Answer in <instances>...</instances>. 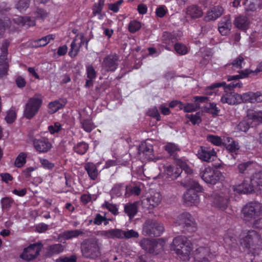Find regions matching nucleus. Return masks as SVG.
<instances>
[{
    "label": "nucleus",
    "instance_id": "45",
    "mask_svg": "<svg viewBox=\"0 0 262 262\" xmlns=\"http://www.w3.org/2000/svg\"><path fill=\"white\" fill-rule=\"evenodd\" d=\"M239 97L241 100L239 101V104L242 102H250L253 103V97H254V93L248 92L243 93L242 95L239 94Z\"/></svg>",
    "mask_w": 262,
    "mask_h": 262
},
{
    "label": "nucleus",
    "instance_id": "1",
    "mask_svg": "<svg viewBox=\"0 0 262 262\" xmlns=\"http://www.w3.org/2000/svg\"><path fill=\"white\" fill-rule=\"evenodd\" d=\"M211 241L207 247L200 246L192 253L194 262H211L217 255L219 247L221 245L225 248L232 249L235 247L236 240L229 233L225 234L224 237L213 234L211 236Z\"/></svg>",
    "mask_w": 262,
    "mask_h": 262
},
{
    "label": "nucleus",
    "instance_id": "22",
    "mask_svg": "<svg viewBox=\"0 0 262 262\" xmlns=\"http://www.w3.org/2000/svg\"><path fill=\"white\" fill-rule=\"evenodd\" d=\"M164 170L166 178L172 180L177 179L182 173L183 169L181 167H178L171 165L164 166Z\"/></svg>",
    "mask_w": 262,
    "mask_h": 262
},
{
    "label": "nucleus",
    "instance_id": "60",
    "mask_svg": "<svg viewBox=\"0 0 262 262\" xmlns=\"http://www.w3.org/2000/svg\"><path fill=\"white\" fill-rule=\"evenodd\" d=\"M103 207L107 209L110 212L114 215H116L118 213V209L116 205L115 204L105 201L103 204Z\"/></svg>",
    "mask_w": 262,
    "mask_h": 262
},
{
    "label": "nucleus",
    "instance_id": "33",
    "mask_svg": "<svg viewBox=\"0 0 262 262\" xmlns=\"http://www.w3.org/2000/svg\"><path fill=\"white\" fill-rule=\"evenodd\" d=\"M83 232L80 230H72L64 231L60 234V237L63 239L69 240L73 238H76L79 235H82Z\"/></svg>",
    "mask_w": 262,
    "mask_h": 262
},
{
    "label": "nucleus",
    "instance_id": "46",
    "mask_svg": "<svg viewBox=\"0 0 262 262\" xmlns=\"http://www.w3.org/2000/svg\"><path fill=\"white\" fill-rule=\"evenodd\" d=\"M55 36L53 34H50L39 39L36 41V46L43 47L49 43L51 40L54 39Z\"/></svg>",
    "mask_w": 262,
    "mask_h": 262
},
{
    "label": "nucleus",
    "instance_id": "9",
    "mask_svg": "<svg viewBox=\"0 0 262 262\" xmlns=\"http://www.w3.org/2000/svg\"><path fill=\"white\" fill-rule=\"evenodd\" d=\"M165 245V241L163 238L151 239L143 238L140 242V246L143 249L149 253L158 254L163 251Z\"/></svg>",
    "mask_w": 262,
    "mask_h": 262
},
{
    "label": "nucleus",
    "instance_id": "41",
    "mask_svg": "<svg viewBox=\"0 0 262 262\" xmlns=\"http://www.w3.org/2000/svg\"><path fill=\"white\" fill-rule=\"evenodd\" d=\"M119 230L120 231V237H118V238L121 239L125 238L128 239L133 237L137 238L139 236L138 232L133 229L129 230L126 231H123L121 229H119Z\"/></svg>",
    "mask_w": 262,
    "mask_h": 262
},
{
    "label": "nucleus",
    "instance_id": "16",
    "mask_svg": "<svg viewBox=\"0 0 262 262\" xmlns=\"http://www.w3.org/2000/svg\"><path fill=\"white\" fill-rule=\"evenodd\" d=\"M253 178V174L250 178V180H244L241 184L233 186L234 191L239 193L246 194L252 192L253 188L258 187V185L252 184V180Z\"/></svg>",
    "mask_w": 262,
    "mask_h": 262
},
{
    "label": "nucleus",
    "instance_id": "59",
    "mask_svg": "<svg viewBox=\"0 0 262 262\" xmlns=\"http://www.w3.org/2000/svg\"><path fill=\"white\" fill-rule=\"evenodd\" d=\"M185 117L189 119L193 125L200 123L202 121L201 118L199 113H196L194 115L186 114L185 115Z\"/></svg>",
    "mask_w": 262,
    "mask_h": 262
},
{
    "label": "nucleus",
    "instance_id": "7",
    "mask_svg": "<svg viewBox=\"0 0 262 262\" xmlns=\"http://www.w3.org/2000/svg\"><path fill=\"white\" fill-rule=\"evenodd\" d=\"M42 102V97L39 94H35L33 97L29 98L25 106L24 117L29 120L33 118L38 114Z\"/></svg>",
    "mask_w": 262,
    "mask_h": 262
},
{
    "label": "nucleus",
    "instance_id": "19",
    "mask_svg": "<svg viewBox=\"0 0 262 262\" xmlns=\"http://www.w3.org/2000/svg\"><path fill=\"white\" fill-rule=\"evenodd\" d=\"M232 28L230 15H227L222 18L218 24V30L223 36L229 34Z\"/></svg>",
    "mask_w": 262,
    "mask_h": 262
},
{
    "label": "nucleus",
    "instance_id": "5",
    "mask_svg": "<svg viewBox=\"0 0 262 262\" xmlns=\"http://www.w3.org/2000/svg\"><path fill=\"white\" fill-rule=\"evenodd\" d=\"M247 77H252L249 72V69L241 71L238 75L229 76L228 81H232L230 83L227 84L225 82L214 83L209 86L207 90H213L215 88L222 86L225 91L227 92V91H232L236 88H241L243 86V83L239 79Z\"/></svg>",
    "mask_w": 262,
    "mask_h": 262
},
{
    "label": "nucleus",
    "instance_id": "29",
    "mask_svg": "<svg viewBox=\"0 0 262 262\" xmlns=\"http://www.w3.org/2000/svg\"><path fill=\"white\" fill-rule=\"evenodd\" d=\"M234 26L241 30L246 31L249 28L250 21L246 16H239L235 18Z\"/></svg>",
    "mask_w": 262,
    "mask_h": 262
},
{
    "label": "nucleus",
    "instance_id": "26",
    "mask_svg": "<svg viewBox=\"0 0 262 262\" xmlns=\"http://www.w3.org/2000/svg\"><path fill=\"white\" fill-rule=\"evenodd\" d=\"M163 148L173 160H179L178 152L181 151V148L178 144L173 142H167Z\"/></svg>",
    "mask_w": 262,
    "mask_h": 262
},
{
    "label": "nucleus",
    "instance_id": "30",
    "mask_svg": "<svg viewBox=\"0 0 262 262\" xmlns=\"http://www.w3.org/2000/svg\"><path fill=\"white\" fill-rule=\"evenodd\" d=\"M15 23L18 25L27 27H33L35 25V20L29 16H18L13 19Z\"/></svg>",
    "mask_w": 262,
    "mask_h": 262
},
{
    "label": "nucleus",
    "instance_id": "47",
    "mask_svg": "<svg viewBox=\"0 0 262 262\" xmlns=\"http://www.w3.org/2000/svg\"><path fill=\"white\" fill-rule=\"evenodd\" d=\"M9 68L8 60H3L2 57H0V77L7 75Z\"/></svg>",
    "mask_w": 262,
    "mask_h": 262
},
{
    "label": "nucleus",
    "instance_id": "31",
    "mask_svg": "<svg viewBox=\"0 0 262 262\" xmlns=\"http://www.w3.org/2000/svg\"><path fill=\"white\" fill-rule=\"evenodd\" d=\"M64 250L63 246L61 244H55L49 246L47 248L46 255L47 257H50L54 255L58 254Z\"/></svg>",
    "mask_w": 262,
    "mask_h": 262
},
{
    "label": "nucleus",
    "instance_id": "2",
    "mask_svg": "<svg viewBox=\"0 0 262 262\" xmlns=\"http://www.w3.org/2000/svg\"><path fill=\"white\" fill-rule=\"evenodd\" d=\"M241 245L247 251L246 256H250L251 262L258 260L259 252L262 251V239L260 235L254 230H249L246 235L240 241Z\"/></svg>",
    "mask_w": 262,
    "mask_h": 262
},
{
    "label": "nucleus",
    "instance_id": "42",
    "mask_svg": "<svg viewBox=\"0 0 262 262\" xmlns=\"http://www.w3.org/2000/svg\"><path fill=\"white\" fill-rule=\"evenodd\" d=\"M27 155L26 152H20L16 157L14 164L17 168L22 167L26 163Z\"/></svg>",
    "mask_w": 262,
    "mask_h": 262
},
{
    "label": "nucleus",
    "instance_id": "17",
    "mask_svg": "<svg viewBox=\"0 0 262 262\" xmlns=\"http://www.w3.org/2000/svg\"><path fill=\"white\" fill-rule=\"evenodd\" d=\"M197 156L203 161L210 162L212 157L216 156V152L211 147L202 146L198 150Z\"/></svg>",
    "mask_w": 262,
    "mask_h": 262
},
{
    "label": "nucleus",
    "instance_id": "4",
    "mask_svg": "<svg viewBox=\"0 0 262 262\" xmlns=\"http://www.w3.org/2000/svg\"><path fill=\"white\" fill-rule=\"evenodd\" d=\"M185 182L190 188L183 195L184 202L187 206L196 205L200 202L199 193L202 192L203 188L198 182L193 180L189 177L186 178Z\"/></svg>",
    "mask_w": 262,
    "mask_h": 262
},
{
    "label": "nucleus",
    "instance_id": "12",
    "mask_svg": "<svg viewBox=\"0 0 262 262\" xmlns=\"http://www.w3.org/2000/svg\"><path fill=\"white\" fill-rule=\"evenodd\" d=\"M81 252L83 256L92 259L97 258L101 254L98 242L95 239H91L83 244Z\"/></svg>",
    "mask_w": 262,
    "mask_h": 262
},
{
    "label": "nucleus",
    "instance_id": "6",
    "mask_svg": "<svg viewBox=\"0 0 262 262\" xmlns=\"http://www.w3.org/2000/svg\"><path fill=\"white\" fill-rule=\"evenodd\" d=\"M42 102V97L39 94H35L33 97L29 98L25 106L24 117L29 120L33 118L38 114Z\"/></svg>",
    "mask_w": 262,
    "mask_h": 262
},
{
    "label": "nucleus",
    "instance_id": "51",
    "mask_svg": "<svg viewBox=\"0 0 262 262\" xmlns=\"http://www.w3.org/2000/svg\"><path fill=\"white\" fill-rule=\"evenodd\" d=\"M141 27V23L136 20L130 21L128 25V30L132 33L139 31Z\"/></svg>",
    "mask_w": 262,
    "mask_h": 262
},
{
    "label": "nucleus",
    "instance_id": "39",
    "mask_svg": "<svg viewBox=\"0 0 262 262\" xmlns=\"http://www.w3.org/2000/svg\"><path fill=\"white\" fill-rule=\"evenodd\" d=\"M81 128L87 133H91L94 129L95 128L96 126L93 122L92 120L89 119H84L80 121Z\"/></svg>",
    "mask_w": 262,
    "mask_h": 262
},
{
    "label": "nucleus",
    "instance_id": "25",
    "mask_svg": "<svg viewBox=\"0 0 262 262\" xmlns=\"http://www.w3.org/2000/svg\"><path fill=\"white\" fill-rule=\"evenodd\" d=\"M186 16L194 19L201 17L203 15L202 8L196 5H191L186 9Z\"/></svg>",
    "mask_w": 262,
    "mask_h": 262
},
{
    "label": "nucleus",
    "instance_id": "58",
    "mask_svg": "<svg viewBox=\"0 0 262 262\" xmlns=\"http://www.w3.org/2000/svg\"><path fill=\"white\" fill-rule=\"evenodd\" d=\"M29 0H19L16 4V8L20 11H25L29 6Z\"/></svg>",
    "mask_w": 262,
    "mask_h": 262
},
{
    "label": "nucleus",
    "instance_id": "55",
    "mask_svg": "<svg viewBox=\"0 0 262 262\" xmlns=\"http://www.w3.org/2000/svg\"><path fill=\"white\" fill-rule=\"evenodd\" d=\"M208 142L216 146H221L222 144V140L220 137L213 135H209L207 137Z\"/></svg>",
    "mask_w": 262,
    "mask_h": 262
},
{
    "label": "nucleus",
    "instance_id": "28",
    "mask_svg": "<svg viewBox=\"0 0 262 262\" xmlns=\"http://www.w3.org/2000/svg\"><path fill=\"white\" fill-rule=\"evenodd\" d=\"M66 104L64 100H56L51 102L48 105V112L50 114H53L59 110L63 108Z\"/></svg>",
    "mask_w": 262,
    "mask_h": 262
},
{
    "label": "nucleus",
    "instance_id": "21",
    "mask_svg": "<svg viewBox=\"0 0 262 262\" xmlns=\"http://www.w3.org/2000/svg\"><path fill=\"white\" fill-rule=\"evenodd\" d=\"M99 165V163L95 164L91 162H87L84 164V168L86 171L90 180L95 181L98 179L100 173V171L98 169Z\"/></svg>",
    "mask_w": 262,
    "mask_h": 262
},
{
    "label": "nucleus",
    "instance_id": "63",
    "mask_svg": "<svg viewBox=\"0 0 262 262\" xmlns=\"http://www.w3.org/2000/svg\"><path fill=\"white\" fill-rule=\"evenodd\" d=\"M168 12V10L164 5L160 6L156 9V14L157 16L162 18Z\"/></svg>",
    "mask_w": 262,
    "mask_h": 262
},
{
    "label": "nucleus",
    "instance_id": "40",
    "mask_svg": "<svg viewBox=\"0 0 262 262\" xmlns=\"http://www.w3.org/2000/svg\"><path fill=\"white\" fill-rule=\"evenodd\" d=\"M48 129L51 135H55V134L61 135L62 132H64L61 124L59 122H55L53 125H49Z\"/></svg>",
    "mask_w": 262,
    "mask_h": 262
},
{
    "label": "nucleus",
    "instance_id": "32",
    "mask_svg": "<svg viewBox=\"0 0 262 262\" xmlns=\"http://www.w3.org/2000/svg\"><path fill=\"white\" fill-rule=\"evenodd\" d=\"M126 185L124 183L117 184L111 190L112 194L117 197L124 195L126 198Z\"/></svg>",
    "mask_w": 262,
    "mask_h": 262
},
{
    "label": "nucleus",
    "instance_id": "24",
    "mask_svg": "<svg viewBox=\"0 0 262 262\" xmlns=\"http://www.w3.org/2000/svg\"><path fill=\"white\" fill-rule=\"evenodd\" d=\"M241 99L239 94L235 92L226 93L221 98V102L223 103H227L229 105H236L239 104Z\"/></svg>",
    "mask_w": 262,
    "mask_h": 262
},
{
    "label": "nucleus",
    "instance_id": "43",
    "mask_svg": "<svg viewBox=\"0 0 262 262\" xmlns=\"http://www.w3.org/2000/svg\"><path fill=\"white\" fill-rule=\"evenodd\" d=\"M162 41L167 45H172L176 40L174 35L170 33L165 32L162 36Z\"/></svg>",
    "mask_w": 262,
    "mask_h": 262
},
{
    "label": "nucleus",
    "instance_id": "52",
    "mask_svg": "<svg viewBox=\"0 0 262 262\" xmlns=\"http://www.w3.org/2000/svg\"><path fill=\"white\" fill-rule=\"evenodd\" d=\"M231 143L226 145V148L231 153H235L239 149L238 143L231 139Z\"/></svg>",
    "mask_w": 262,
    "mask_h": 262
},
{
    "label": "nucleus",
    "instance_id": "20",
    "mask_svg": "<svg viewBox=\"0 0 262 262\" xmlns=\"http://www.w3.org/2000/svg\"><path fill=\"white\" fill-rule=\"evenodd\" d=\"M138 153L145 160L150 161L154 158L153 146L150 144L142 143L139 146Z\"/></svg>",
    "mask_w": 262,
    "mask_h": 262
},
{
    "label": "nucleus",
    "instance_id": "62",
    "mask_svg": "<svg viewBox=\"0 0 262 262\" xmlns=\"http://www.w3.org/2000/svg\"><path fill=\"white\" fill-rule=\"evenodd\" d=\"M79 51V48H78L76 41L73 40L71 43V49L69 52V55L73 58L75 57Z\"/></svg>",
    "mask_w": 262,
    "mask_h": 262
},
{
    "label": "nucleus",
    "instance_id": "34",
    "mask_svg": "<svg viewBox=\"0 0 262 262\" xmlns=\"http://www.w3.org/2000/svg\"><path fill=\"white\" fill-rule=\"evenodd\" d=\"M99 235L107 238H118L120 237L119 229L102 230L99 232Z\"/></svg>",
    "mask_w": 262,
    "mask_h": 262
},
{
    "label": "nucleus",
    "instance_id": "27",
    "mask_svg": "<svg viewBox=\"0 0 262 262\" xmlns=\"http://www.w3.org/2000/svg\"><path fill=\"white\" fill-rule=\"evenodd\" d=\"M229 201V199L227 197L215 194L212 201V206L222 210H224L227 208Z\"/></svg>",
    "mask_w": 262,
    "mask_h": 262
},
{
    "label": "nucleus",
    "instance_id": "61",
    "mask_svg": "<svg viewBox=\"0 0 262 262\" xmlns=\"http://www.w3.org/2000/svg\"><path fill=\"white\" fill-rule=\"evenodd\" d=\"M250 127L249 122L246 120H243L238 124L236 128L238 131L246 133L249 130Z\"/></svg>",
    "mask_w": 262,
    "mask_h": 262
},
{
    "label": "nucleus",
    "instance_id": "44",
    "mask_svg": "<svg viewBox=\"0 0 262 262\" xmlns=\"http://www.w3.org/2000/svg\"><path fill=\"white\" fill-rule=\"evenodd\" d=\"M2 208L3 210H9L14 202L11 197H4L1 199Z\"/></svg>",
    "mask_w": 262,
    "mask_h": 262
},
{
    "label": "nucleus",
    "instance_id": "57",
    "mask_svg": "<svg viewBox=\"0 0 262 262\" xmlns=\"http://www.w3.org/2000/svg\"><path fill=\"white\" fill-rule=\"evenodd\" d=\"M39 162L42 167L48 170H52L54 167L55 164L50 162L48 159L40 158Z\"/></svg>",
    "mask_w": 262,
    "mask_h": 262
},
{
    "label": "nucleus",
    "instance_id": "56",
    "mask_svg": "<svg viewBox=\"0 0 262 262\" xmlns=\"http://www.w3.org/2000/svg\"><path fill=\"white\" fill-rule=\"evenodd\" d=\"M86 74L89 79L94 80L96 78L97 73L92 65L86 66Z\"/></svg>",
    "mask_w": 262,
    "mask_h": 262
},
{
    "label": "nucleus",
    "instance_id": "14",
    "mask_svg": "<svg viewBox=\"0 0 262 262\" xmlns=\"http://www.w3.org/2000/svg\"><path fill=\"white\" fill-rule=\"evenodd\" d=\"M261 204L256 202H250L247 204L242 209V213L245 217L249 219H255L259 216L261 212Z\"/></svg>",
    "mask_w": 262,
    "mask_h": 262
},
{
    "label": "nucleus",
    "instance_id": "8",
    "mask_svg": "<svg viewBox=\"0 0 262 262\" xmlns=\"http://www.w3.org/2000/svg\"><path fill=\"white\" fill-rule=\"evenodd\" d=\"M176 226H180L183 233L193 232L196 230V225L192 215L188 212H184L178 215L175 222Z\"/></svg>",
    "mask_w": 262,
    "mask_h": 262
},
{
    "label": "nucleus",
    "instance_id": "50",
    "mask_svg": "<svg viewBox=\"0 0 262 262\" xmlns=\"http://www.w3.org/2000/svg\"><path fill=\"white\" fill-rule=\"evenodd\" d=\"M252 164V162L248 161L247 162L239 164L237 166L238 172L240 173H246L250 169V167Z\"/></svg>",
    "mask_w": 262,
    "mask_h": 262
},
{
    "label": "nucleus",
    "instance_id": "64",
    "mask_svg": "<svg viewBox=\"0 0 262 262\" xmlns=\"http://www.w3.org/2000/svg\"><path fill=\"white\" fill-rule=\"evenodd\" d=\"M77 257L75 255H72L70 257L64 256L60 257L56 259V262H76Z\"/></svg>",
    "mask_w": 262,
    "mask_h": 262
},
{
    "label": "nucleus",
    "instance_id": "15",
    "mask_svg": "<svg viewBox=\"0 0 262 262\" xmlns=\"http://www.w3.org/2000/svg\"><path fill=\"white\" fill-rule=\"evenodd\" d=\"M33 145L39 153H46L52 147V144L48 138L41 137L33 140Z\"/></svg>",
    "mask_w": 262,
    "mask_h": 262
},
{
    "label": "nucleus",
    "instance_id": "54",
    "mask_svg": "<svg viewBox=\"0 0 262 262\" xmlns=\"http://www.w3.org/2000/svg\"><path fill=\"white\" fill-rule=\"evenodd\" d=\"M220 109L216 106V104L214 102L209 103V105L206 108V112L208 113L211 114L213 116H217Z\"/></svg>",
    "mask_w": 262,
    "mask_h": 262
},
{
    "label": "nucleus",
    "instance_id": "18",
    "mask_svg": "<svg viewBox=\"0 0 262 262\" xmlns=\"http://www.w3.org/2000/svg\"><path fill=\"white\" fill-rule=\"evenodd\" d=\"M118 56L110 55L105 57L102 63V67L107 72H114L118 67Z\"/></svg>",
    "mask_w": 262,
    "mask_h": 262
},
{
    "label": "nucleus",
    "instance_id": "23",
    "mask_svg": "<svg viewBox=\"0 0 262 262\" xmlns=\"http://www.w3.org/2000/svg\"><path fill=\"white\" fill-rule=\"evenodd\" d=\"M223 11L224 9L222 7L215 6L207 11L204 17V20L206 22L215 20L222 15Z\"/></svg>",
    "mask_w": 262,
    "mask_h": 262
},
{
    "label": "nucleus",
    "instance_id": "49",
    "mask_svg": "<svg viewBox=\"0 0 262 262\" xmlns=\"http://www.w3.org/2000/svg\"><path fill=\"white\" fill-rule=\"evenodd\" d=\"M126 198L134 194L139 195L141 193V188L139 186H132L131 185H126Z\"/></svg>",
    "mask_w": 262,
    "mask_h": 262
},
{
    "label": "nucleus",
    "instance_id": "48",
    "mask_svg": "<svg viewBox=\"0 0 262 262\" xmlns=\"http://www.w3.org/2000/svg\"><path fill=\"white\" fill-rule=\"evenodd\" d=\"M252 184L258 185L259 189L262 191V171H258L253 174Z\"/></svg>",
    "mask_w": 262,
    "mask_h": 262
},
{
    "label": "nucleus",
    "instance_id": "10",
    "mask_svg": "<svg viewBox=\"0 0 262 262\" xmlns=\"http://www.w3.org/2000/svg\"><path fill=\"white\" fill-rule=\"evenodd\" d=\"M200 175L206 183L213 185L224 179L222 173L219 169L210 166L201 168Z\"/></svg>",
    "mask_w": 262,
    "mask_h": 262
},
{
    "label": "nucleus",
    "instance_id": "38",
    "mask_svg": "<svg viewBox=\"0 0 262 262\" xmlns=\"http://www.w3.org/2000/svg\"><path fill=\"white\" fill-rule=\"evenodd\" d=\"M259 0H243V5L247 11H254L257 8Z\"/></svg>",
    "mask_w": 262,
    "mask_h": 262
},
{
    "label": "nucleus",
    "instance_id": "3",
    "mask_svg": "<svg viewBox=\"0 0 262 262\" xmlns=\"http://www.w3.org/2000/svg\"><path fill=\"white\" fill-rule=\"evenodd\" d=\"M171 249L175 252L181 260H189L192 250V244L187 237L179 235L173 238Z\"/></svg>",
    "mask_w": 262,
    "mask_h": 262
},
{
    "label": "nucleus",
    "instance_id": "37",
    "mask_svg": "<svg viewBox=\"0 0 262 262\" xmlns=\"http://www.w3.org/2000/svg\"><path fill=\"white\" fill-rule=\"evenodd\" d=\"M89 147V144L86 142L82 141L79 142L75 145L73 147V150L77 154L82 155L87 152Z\"/></svg>",
    "mask_w": 262,
    "mask_h": 262
},
{
    "label": "nucleus",
    "instance_id": "36",
    "mask_svg": "<svg viewBox=\"0 0 262 262\" xmlns=\"http://www.w3.org/2000/svg\"><path fill=\"white\" fill-rule=\"evenodd\" d=\"M124 211L129 218L134 217L138 212V206L136 202L126 204L124 206Z\"/></svg>",
    "mask_w": 262,
    "mask_h": 262
},
{
    "label": "nucleus",
    "instance_id": "11",
    "mask_svg": "<svg viewBox=\"0 0 262 262\" xmlns=\"http://www.w3.org/2000/svg\"><path fill=\"white\" fill-rule=\"evenodd\" d=\"M164 230V228L162 224L155 220L148 219L143 225L142 234L145 236H159Z\"/></svg>",
    "mask_w": 262,
    "mask_h": 262
},
{
    "label": "nucleus",
    "instance_id": "13",
    "mask_svg": "<svg viewBox=\"0 0 262 262\" xmlns=\"http://www.w3.org/2000/svg\"><path fill=\"white\" fill-rule=\"evenodd\" d=\"M42 246V244L39 243L30 244L24 249L20 255V258L27 261L34 260L39 255Z\"/></svg>",
    "mask_w": 262,
    "mask_h": 262
},
{
    "label": "nucleus",
    "instance_id": "53",
    "mask_svg": "<svg viewBox=\"0 0 262 262\" xmlns=\"http://www.w3.org/2000/svg\"><path fill=\"white\" fill-rule=\"evenodd\" d=\"M176 52L180 55H185L188 52L187 47L181 43H176L174 46Z\"/></svg>",
    "mask_w": 262,
    "mask_h": 262
},
{
    "label": "nucleus",
    "instance_id": "35",
    "mask_svg": "<svg viewBox=\"0 0 262 262\" xmlns=\"http://www.w3.org/2000/svg\"><path fill=\"white\" fill-rule=\"evenodd\" d=\"M104 2L103 0H99L98 3H95L92 8V14L94 16L98 15V18L101 19L103 18L102 11L104 7Z\"/></svg>",
    "mask_w": 262,
    "mask_h": 262
}]
</instances>
